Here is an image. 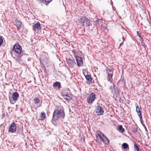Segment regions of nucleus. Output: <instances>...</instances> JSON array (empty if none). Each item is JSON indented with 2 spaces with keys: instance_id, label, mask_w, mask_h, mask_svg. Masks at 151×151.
<instances>
[{
  "instance_id": "f257e3e1",
  "label": "nucleus",
  "mask_w": 151,
  "mask_h": 151,
  "mask_svg": "<svg viewBox=\"0 0 151 151\" xmlns=\"http://www.w3.org/2000/svg\"><path fill=\"white\" fill-rule=\"evenodd\" d=\"M77 19L83 26L88 27L90 25V21L86 17L83 16L79 17L78 19Z\"/></svg>"
},
{
  "instance_id": "f03ea898",
  "label": "nucleus",
  "mask_w": 151,
  "mask_h": 151,
  "mask_svg": "<svg viewBox=\"0 0 151 151\" xmlns=\"http://www.w3.org/2000/svg\"><path fill=\"white\" fill-rule=\"evenodd\" d=\"M65 116L64 112H61L59 110H55L53 113V117L56 119L60 118H63Z\"/></svg>"
},
{
  "instance_id": "7ed1b4c3",
  "label": "nucleus",
  "mask_w": 151,
  "mask_h": 151,
  "mask_svg": "<svg viewBox=\"0 0 151 151\" xmlns=\"http://www.w3.org/2000/svg\"><path fill=\"white\" fill-rule=\"evenodd\" d=\"M13 50L17 54L20 55L22 51V47L18 43H17L14 45Z\"/></svg>"
},
{
  "instance_id": "20e7f679",
  "label": "nucleus",
  "mask_w": 151,
  "mask_h": 151,
  "mask_svg": "<svg viewBox=\"0 0 151 151\" xmlns=\"http://www.w3.org/2000/svg\"><path fill=\"white\" fill-rule=\"evenodd\" d=\"M96 98L95 94L92 93L90 94L87 98V102L89 104H91L94 101Z\"/></svg>"
},
{
  "instance_id": "39448f33",
  "label": "nucleus",
  "mask_w": 151,
  "mask_h": 151,
  "mask_svg": "<svg viewBox=\"0 0 151 151\" xmlns=\"http://www.w3.org/2000/svg\"><path fill=\"white\" fill-rule=\"evenodd\" d=\"M107 73L108 74L107 79L109 81L112 82L113 79V71L109 69H107L106 70Z\"/></svg>"
},
{
  "instance_id": "423d86ee",
  "label": "nucleus",
  "mask_w": 151,
  "mask_h": 151,
  "mask_svg": "<svg viewBox=\"0 0 151 151\" xmlns=\"http://www.w3.org/2000/svg\"><path fill=\"white\" fill-rule=\"evenodd\" d=\"M19 96V94L17 92H14L12 95V100L10 99L11 103L13 104L17 100V99L18 98Z\"/></svg>"
},
{
  "instance_id": "0eeeda50",
  "label": "nucleus",
  "mask_w": 151,
  "mask_h": 151,
  "mask_svg": "<svg viewBox=\"0 0 151 151\" xmlns=\"http://www.w3.org/2000/svg\"><path fill=\"white\" fill-rule=\"evenodd\" d=\"M17 127L14 122L11 124L9 127L8 129L9 132H14L16 130Z\"/></svg>"
},
{
  "instance_id": "6e6552de",
  "label": "nucleus",
  "mask_w": 151,
  "mask_h": 151,
  "mask_svg": "<svg viewBox=\"0 0 151 151\" xmlns=\"http://www.w3.org/2000/svg\"><path fill=\"white\" fill-rule=\"evenodd\" d=\"M75 58L76 60L77 65L78 66H81L83 65V62L82 59L80 57L75 55Z\"/></svg>"
},
{
  "instance_id": "1a4fd4ad",
  "label": "nucleus",
  "mask_w": 151,
  "mask_h": 151,
  "mask_svg": "<svg viewBox=\"0 0 151 151\" xmlns=\"http://www.w3.org/2000/svg\"><path fill=\"white\" fill-rule=\"evenodd\" d=\"M96 111L98 115H102L104 113V110L101 106H96Z\"/></svg>"
},
{
  "instance_id": "9d476101",
  "label": "nucleus",
  "mask_w": 151,
  "mask_h": 151,
  "mask_svg": "<svg viewBox=\"0 0 151 151\" xmlns=\"http://www.w3.org/2000/svg\"><path fill=\"white\" fill-rule=\"evenodd\" d=\"M33 29L35 31L36 30H41L42 29L41 26L39 22H37L35 24L33 27Z\"/></svg>"
},
{
  "instance_id": "9b49d317",
  "label": "nucleus",
  "mask_w": 151,
  "mask_h": 151,
  "mask_svg": "<svg viewBox=\"0 0 151 151\" xmlns=\"http://www.w3.org/2000/svg\"><path fill=\"white\" fill-rule=\"evenodd\" d=\"M66 62L67 64L71 67H73L76 64L75 61L70 59H67Z\"/></svg>"
},
{
  "instance_id": "f8f14e48",
  "label": "nucleus",
  "mask_w": 151,
  "mask_h": 151,
  "mask_svg": "<svg viewBox=\"0 0 151 151\" xmlns=\"http://www.w3.org/2000/svg\"><path fill=\"white\" fill-rule=\"evenodd\" d=\"M62 96L63 99L66 101H70L72 99V98L70 96L67 94H65L64 93H62Z\"/></svg>"
},
{
  "instance_id": "ddd939ff",
  "label": "nucleus",
  "mask_w": 151,
  "mask_h": 151,
  "mask_svg": "<svg viewBox=\"0 0 151 151\" xmlns=\"http://www.w3.org/2000/svg\"><path fill=\"white\" fill-rule=\"evenodd\" d=\"M104 135L100 131H97L96 137L97 138L98 137L99 138L100 140H102L103 137H104Z\"/></svg>"
},
{
  "instance_id": "4468645a",
  "label": "nucleus",
  "mask_w": 151,
  "mask_h": 151,
  "mask_svg": "<svg viewBox=\"0 0 151 151\" xmlns=\"http://www.w3.org/2000/svg\"><path fill=\"white\" fill-rule=\"evenodd\" d=\"M136 111L138 115L140 118L142 117V114L141 112V109L140 107L139 108V106L137 105L136 106Z\"/></svg>"
},
{
  "instance_id": "2eb2a0df",
  "label": "nucleus",
  "mask_w": 151,
  "mask_h": 151,
  "mask_svg": "<svg viewBox=\"0 0 151 151\" xmlns=\"http://www.w3.org/2000/svg\"><path fill=\"white\" fill-rule=\"evenodd\" d=\"M52 0H40L41 3L45 5H48Z\"/></svg>"
},
{
  "instance_id": "dca6fc26",
  "label": "nucleus",
  "mask_w": 151,
  "mask_h": 151,
  "mask_svg": "<svg viewBox=\"0 0 151 151\" xmlns=\"http://www.w3.org/2000/svg\"><path fill=\"white\" fill-rule=\"evenodd\" d=\"M101 141L105 144H108L109 143V139L105 136L103 137Z\"/></svg>"
},
{
  "instance_id": "f3484780",
  "label": "nucleus",
  "mask_w": 151,
  "mask_h": 151,
  "mask_svg": "<svg viewBox=\"0 0 151 151\" xmlns=\"http://www.w3.org/2000/svg\"><path fill=\"white\" fill-rule=\"evenodd\" d=\"M119 131L122 133L124 131V128L122 125H119L117 127Z\"/></svg>"
},
{
  "instance_id": "a211bd4d",
  "label": "nucleus",
  "mask_w": 151,
  "mask_h": 151,
  "mask_svg": "<svg viewBox=\"0 0 151 151\" xmlns=\"http://www.w3.org/2000/svg\"><path fill=\"white\" fill-rule=\"evenodd\" d=\"M53 87L54 88L58 87V88H60L61 87V84L60 82H57L53 84Z\"/></svg>"
},
{
  "instance_id": "6ab92c4d",
  "label": "nucleus",
  "mask_w": 151,
  "mask_h": 151,
  "mask_svg": "<svg viewBox=\"0 0 151 151\" xmlns=\"http://www.w3.org/2000/svg\"><path fill=\"white\" fill-rule=\"evenodd\" d=\"M110 89L111 93H114L115 92V89L114 84H113V85L111 86Z\"/></svg>"
},
{
  "instance_id": "aec40b11",
  "label": "nucleus",
  "mask_w": 151,
  "mask_h": 151,
  "mask_svg": "<svg viewBox=\"0 0 151 151\" xmlns=\"http://www.w3.org/2000/svg\"><path fill=\"white\" fill-rule=\"evenodd\" d=\"M45 117V114L44 112H42L41 113V120H43Z\"/></svg>"
},
{
  "instance_id": "412c9836",
  "label": "nucleus",
  "mask_w": 151,
  "mask_h": 151,
  "mask_svg": "<svg viewBox=\"0 0 151 151\" xmlns=\"http://www.w3.org/2000/svg\"><path fill=\"white\" fill-rule=\"evenodd\" d=\"M122 147L124 149H126L129 147L128 145L126 143H124L122 145Z\"/></svg>"
},
{
  "instance_id": "4be33fe9",
  "label": "nucleus",
  "mask_w": 151,
  "mask_h": 151,
  "mask_svg": "<svg viewBox=\"0 0 151 151\" xmlns=\"http://www.w3.org/2000/svg\"><path fill=\"white\" fill-rule=\"evenodd\" d=\"M86 79L88 81H91V78L90 76L89 75H87L85 76Z\"/></svg>"
},
{
  "instance_id": "5701e85b",
  "label": "nucleus",
  "mask_w": 151,
  "mask_h": 151,
  "mask_svg": "<svg viewBox=\"0 0 151 151\" xmlns=\"http://www.w3.org/2000/svg\"><path fill=\"white\" fill-rule=\"evenodd\" d=\"M34 101L35 104H37L40 102V100L37 97H35L34 99Z\"/></svg>"
},
{
  "instance_id": "b1692460",
  "label": "nucleus",
  "mask_w": 151,
  "mask_h": 151,
  "mask_svg": "<svg viewBox=\"0 0 151 151\" xmlns=\"http://www.w3.org/2000/svg\"><path fill=\"white\" fill-rule=\"evenodd\" d=\"M16 23L18 25L19 27H21V25L22 24L21 22L19 21L18 20H16Z\"/></svg>"
},
{
  "instance_id": "393cba45",
  "label": "nucleus",
  "mask_w": 151,
  "mask_h": 151,
  "mask_svg": "<svg viewBox=\"0 0 151 151\" xmlns=\"http://www.w3.org/2000/svg\"><path fill=\"white\" fill-rule=\"evenodd\" d=\"M134 149L137 151H139V148L137 144H135L134 145Z\"/></svg>"
},
{
  "instance_id": "a878e982",
  "label": "nucleus",
  "mask_w": 151,
  "mask_h": 151,
  "mask_svg": "<svg viewBox=\"0 0 151 151\" xmlns=\"http://www.w3.org/2000/svg\"><path fill=\"white\" fill-rule=\"evenodd\" d=\"M3 43V37L0 35V46L2 45Z\"/></svg>"
},
{
  "instance_id": "bb28decb",
  "label": "nucleus",
  "mask_w": 151,
  "mask_h": 151,
  "mask_svg": "<svg viewBox=\"0 0 151 151\" xmlns=\"http://www.w3.org/2000/svg\"><path fill=\"white\" fill-rule=\"evenodd\" d=\"M122 39L123 40V42H122V43H121L120 44V45H119L120 46H121L122 45H123V42H124V37L123 36L122 37Z\"/></svg>"
},
{
  "instance_id": "cd10ccee",
  "label": "nucleus",
  "mask_w": 151,
  "mask_h": 151,
  "mask_svg": "<svg viewBox=\"0 0 151 151\" xmlns=\"http://www.w3.org/2000/svg\"><path fill=\"white\" fill-rule=\"evenodd\" d=\"M5 116V112H3V114L2 116V118L3 119Z\"/></svg>"
},
{
  "instance_id": "c85d7f7f",
  "label": "nucleus",
  "mask_w": 151,
  "mask_h": 151,
  "mask_svg": "<svg viewBox=\"0 0 151 151\" xmlns=\"http://www.w3.org/2000/svg\"><path fill=\"white\" fill-rule=\"evenodd\" d=\"M134 128L133 129H134V130H132L133 132H135L137 130V128L135 127V128Z\"/></svg>"
},
{
  "instance_id": "c756f323",
  "label": "nucleus",
  "mask_w": 151,
  "mask_h": 151,
  "mask_svg": "<svg viewBox=\"0 0 151 151\" xmlns=\"http://www.w3.org/2000/svg\"><path fill=\"white\" fill-rule=\"evenodd\" d=\"M137 35H138V34H139L138 31H137Z\"/></svg>"
},
{
  "instance_id": "7c9ffc66",
  "label": "nucleus",
  "mask_w": 151,
  "mask_h": 151,
  "mask_svg": "<svg viewBox=\"0 0 151 151\" xmlns=\"http://www.w3.org/2000/svg\"><path fill=\"white\" fill-rule=\"evenodd\" d=\"M112 9H113V10L114 9L113 7H112Z\"/></svg>"
}]
</instances>
